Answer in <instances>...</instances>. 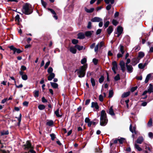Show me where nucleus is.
I'll list each match as a JSON object with an SVG mask.
<instances>
[{
	"instance_id": "obj_1",
	"label": "nucleus",
	"mask_w": 153,
	"mask_h": 153,
	"mask_svg": "<svg viewBox=\"0 0 153 153\" xmlns=\"http://www.w3.org/2000/svg\"><path fill=\"white\" fill-rule=\"evenodd\" d=\"M33 11L32 7L30 4L26 3L23 6L22 11L24 14L29 15Z\"/></svg>"
},
{
	"instance_id": "obj_2",
	"label": "nucleus",
	"mask_w": 153,
	"mask_h": 153,
	"mask_svg": "<svg viewBox=\"0 0 153 153\" xmlns=\"http://www.w3.org/2000/svg\"><path fill=\"white\" fill-rule=\"evenodd\" d=\"M108 121L106 114L105 111L102 110L101 112L100 117V125L104 126H105Z\"/></svg>"
},
{
	"instance_id": "obj_3",
	"label": "nucleus",
	"mask_w": 153,
	"mask_h": 153,
	"mask_svg": "<svg viewBox=\"0 0 153 153\" xmlns=\"http://www.w3.org/2000/svg\"><path fill=\"white\" fill-rule=\"evenodd\" d=\"M87 67V64H86L82 66L79 69H76L75 72L77 71V73L79 77L82 78L85 76Z\"/></svg>"
},
{
	"instance_id": "obj_4",
	"label": "nucleus",
	"mask_w": 153,
	"mask_h": 153,
	"mask_svg": "<svg viewBox=\"0 0 153 153\" xmlns=\"http://www.w3.org/2000/svg\"><path fill=\"white\" fill-rule=\"evenodd\" d=\"M119 53L117 55V57L119 58L122 57L123 55L125 52L124 47L122 45H120L119 48Z\"/></svg>"
},
{
	"instance_id": "obj_5",
	"label": "nucleus",
	"mask_w": 153,
	"mask_h": 153,
	"mask_svg": "<svg viewBox=\"0 0 153 153\" xmlns=\"http://www.w3.org/2000/svg\"><path fill=\"white\" fill-rule=\"evenodd\" d=\"M8 48H9L11 50L13 51V54H15L16 53H22V51L19 49L16 48L13 45H11L9 46Z\"/></svg>"
},
{
	"instance_id": "obj_6",
	"label": "nucleus",
	"mask_w": 153,
	"mask_h": 153,
	"mask_svg": "<svg viewBox=\"0 0 153 153\" xmlns=\"http://www.w3.org/2000/svg\"><path fill=\"white\" fill-rule=\"evenodd\" d=\"M104 44L103 42H101L99 43L94 48V51L96 53H97L98 51L99 48L101 49L104 46Z\"/></svg>"
},
{
	"instance_id": "obj_7",
	"label": "nucleus",
	"mask_w": 153,
	"mask_h": 153,
	"mask_svg": "<svg viewBox=\"0 0 153 153\" xmlns=\"http://www.w3.org/2000/svg\"><path fill=\"white\" fill-rule=\"evenodd\" d=\"M117 32L116 34H117V37H119L120 35L122 33L123 31V28L121 27L118 26L117 29Z\"/></svg>"
},
{
	"instance_id": "obj_8",
	"label": "nucleus",
	"mask_w": 153,
	"mask_h": 153,
	"mask_svg": "<svg viewBox=\"0 0 153 153\" xmlns=\"http://www.w3.org/2000/svg\"><path fill=\"white\" fill-rule=\"evenodd\" d=\"M25 146V149H29L32 148L33 147L32 146L30 142L28 140L26 142V144H25L24 145Z\"/></svg>"
},
{
	"instance_id": "obj_9",
	"label": "nucleus",
	"mask_w": 153,
	"mask_h": 153,
	"mask_svg": "<svg viewBox=\"0 0 153 153\" xmlns=\"http://www.w3.org/2000/svg\"><path fill=\"white\" fill-rule=\"evenodd\" d=\"M91 107L97 110H99V106L97 102H92L91 103Z\"/></svg>"
},
{
	"instance_id": "obj_10",
	"label": "nucleus",
	"mask_w": 153,
	"mask_h": 153,
	"mask_svg": "<svg viewBox=\"0 0 153 153\" xmlns=\"http://www.w3.org/2000/svg\"><path fill=\"white\" fill-rule=\"evenodd\" d=\"M119 64L120 66L121 70H122V72H124L125 70V62L123 61L122 60L120 61Z\"/></svg>"
},
{
	"instance_id": "obj_11",
	"label": "nucleus",
	"mask_w": 153,
	"mask_h": 153,
	"mask_svg": "<svg viewBox=\"0 0 153 153\" xmlns=\"http://www.w3.org/2000/svg\"><path fill=\"white\" fill-rule=\"evenodd\" d=\"M24 72L22 71H20L19 72L20 75L21 76L22 79L26 80L27 79V76L26 74H24Z\"/></svg>"
},
{
	"instance_id": "obj_12",
	"label": "nucleus",
	"mask_w": 153,
	"mask_h": 153,
	"mask_svg": "<svg viewBox=\"0 0 153 153\" xmlns=\"http://www.w3.org/2000/svg\"><path fill=\"white\" fill-rule=\"evenodd\" d=\"M140 60V59L138 57L133 58L132 60L133 65H135L139 62Z\"/></svg>"
},
{
	"instance_id": "obj_13",
	"label": "nucleus",
	"mask_w": 153,
	"mask_h": 153,
	"mask_svg": "<svg viewBox=\"0 0 153 153\" xmlns=\"http://www.w3.org/2000/svg\"><path fill=\"white\" fill-rule=\"evenodd\" d=\"M91 21L93 22H99L102 21V19L100 18L95 17L92 18Z\"/></svg>"
},
{
	"instance_id": "obj_14",
	"label": "nucleus",
	"mask_w": 153,
	"mask_h": 153,
	"mask_svg": "<svg viewBox=\"0 0 153 153\" xmlns=\"http://www.w3.org/2000/svg\"><path fill=\"white\" fill-rule=\"evenodd\" d=\"M126 66L128 72L131 73L133 72V68L131 65H127Z\"/></svg>"
},
{
	"instance_id": "obj_15",
	"label": "nucleus",
	"mask_w": 153,
	"mask_h": 153,
	"mask_svg": "<svg viewBox=\"0 0 153 153\" xmlns=\"http://www.w3.org/2000/svg\"><path fill=\"white\" fill-rule=\"evenodd\" d=\"M124 41L127 45L130 42V38L129 36H126L124 38Z\"/></svg>"
},
{
	"instance_id": "obj_16",
	"label": "nucleus",
	"mask_w": 153,
	"mask_h": 153,
	"mask_svg": "<svg viewBox=\"0 0 153 153\" xmlns=\"http://www.w3.org/2000/svg\"><path fill=\"white\" fill-rule=\"evenodd\" d=\"M112 70H117L118 67L117 62L116 61H114L112 63Z\"/></svg>"
},
{
	"instance_id": "obj_17",
	"label": "nucleus",
	"mask_w": 153,
	"mask_h": 153,
	"mask_svg": "<svg viewBox=\"0 0 153 153\" xmlns=\"http://www.w3.org/2000/svg\"><path fill=\"white\" fill-rule=\"evenodd\" d=\"M113 30L112 26H110L107 30V32L108 34L110 35Z\"/></svg>"
},
{
	"instance_id": "obj_18",
	"label": "nucleus",
	"mask_w": 153,
	"mask_h": 153,
	"mask_svg": "<svg viewBox=\"0 0 153 153\" xmlns=\"http://www.w3.org/2000/svg\"><path fill=\"white\" fill-rule=\"evenodd\" d=\"M111 116H114L115 114L112 108V106L111 107L109 108L108 112H107Z\"/></svg>"
},
{
	"instance_id": "obj_19",
	"label": "nucleus",
	"mask_w": 153,
	"mask_h": 153,
	"mask_svg": "<svg viewBox=\"0 0 153 153\" xmlns=\"http://www.w3.org/2000/svg\"><path fill=\"white\" fill-rule=\"evenodd\" d=\"M78 38L79 39H82L85 38V34L82 33H79L78 35Z\"/></svg>"
},
{
	"instance_id": "obj_20",
	"label": "nucleus",
	"mask_w": 153,
	"mask_h": 153,
	"mask_svg": "<svg viewBox=\"0 0 153 153\" xmlns=\"http://www.w3.org/2000/svg\"><path fill=\"white\" fill-rule=\"evenodd\" d=\"M147 91L149 94H150L151 92H153V86L152 84H149Z\"/></svg>"
},
{
	"instance_id": "obj_21",
	"label": "nucleus",
	"mask_w": 153,
	"mask_h": 153,
	"mask_svg": "<svg viewBox=\"0 0 153 153\" xmlns=\"http://www.w3.org/2000/svg\"><path fill=\"white\" fill-rule=\"evenodd\" d=\"M74 47H71L70 48L69 50L73 54H75L76 52V49Z\"/></svg>"
},
{
	"instance_id": "obj_22",
	"label": "nucleus",
	"mask_w": 153,
	"mask_h": 153,
	"mask_svg": "<svg viewBox=\"0 0 153 153\" xmlns=\"http://www.w3.org/2000/svg\"><path fill=\"white\" fill-rule=\"evenodd\" d=\"M143 140V138L142 137H138L137 139L136 142L137 143L141 144Z\"/></svg>"
},
{
	"instance_id": "obj_23",
	"label": "nucleus",
	"mask_w": 153,
	"mask_h": 153,
	"mask_svg": "<svg viewBox=\"0 0 153 153\" xmlns=\"http://www.w3.org/2000/svg\"><path fill=\"white\" fill-rule=\"evenodd\" d=\"M55 74L53 73L50 74L49 76L48 77V80L49 81L51 80L55 77Z\"/></svg>"
},
{
	"instance_id": "obj_24",
	"label": "nucleus",
	"mask_w": 153,
	"mask_h": 153,
	"mask_svg": "<svg viewBox=\"0 0 153 153\" xmlns=\"http://www.w3.org/2000/svg\"><path fill=\"white\" fill-rule=\"evenodd\" d=\"M94 32L93 31H89L85 32V35L87 36H90Z\"/></svg>"
},
{
	"instance_id": "obj_25",
	"label": "nucleus",
	"mask_w": 153,
	"mask_h": 153,
	"mask_svg": "<svg viewBox=\"0 0 153 153\" xmlns=\"http://www.w3.org/2000/svg\"><path fill=\"white\" fill-rule=\"evenodd\" d=\"M54 114L57 117H61L62 116V115H60L59 114V108L54 112Z\"/></svg>"
},
{
	"instance_id": "obj_26",
	"label": "nucleus",
	"mask_w": 153,
	"mask_h": 153,
	"mask_svg": "<svg viewBox=\"0 0 153 153\" xmlns=\"http://www.w3.org/2000/svg\"><path fill=\"white\" fill-rule=\"evenodd\" d=\"M145 55L144 53L142 52H140L138 53V57L140 59L143 57Z\"/></svg>"
},
{
	"instance_id": "obj_27",
	"label": "nucleus",
	"mask_w": 153,
	"mask_h": 153,
	"mask_svg": "<svg viewBox=\"0 0 153 153\" xmlns=\"http://www.w3.org/2000/svg\"><path fill=\"white\" fill-rule=\"evenodd\" d=\"M85 11L88 13H92L94 10V8H91L90 9H88L86 7L85 8Z\"/></svg>"
},
{
	"instance_id": "obj_28",
	"label": "nucleus",
	"mask_w": 153,
	"mask_h": 153,
	"mask_svg": "<svg viewBox=\"0 0 153 153\" xmlns=\"http://www.w3.org/2000/svg\"><path fill=\"white\" fill-rule=\"evenodd\" d=\"M130 92L129 91H128L126 92H125L122 95V97L125 98L128 97L130 95Z\"/></svg>"
},
{
	"instance_id": "obj_29",
	"label": "nucleus",
	"mask_w": 153,
	"mask_h": 153,
	"mask_svg": "<svg viewBox=\"0 0 153 153\" xmlns=\"http://www.w3.org/2000/svg\"><path fill=\"white\" fill-rule=\"evenodd\" d=\"M146 63H145L144 64L140 63L138 65V66L139 68L140 69H143L145 68V66H146Z\"/></svg>"
},
{
	"instance_id": "obj_30",
	"label": "nucleus",
	"mask_w": 153,
	"mask_h": 153,
	"mask_svg": "<svg viewBox=\"0 0 153 153\" xmlns=\"http://www.w3.org/2000/svg\"><path fill=\"white\" fill-rule=\"evenodd\" d=\"M151 76V74H148L146 77L145 82L146 83H147L148 82L149 79Z\"/></svg>"
},
{
	"instance_id": "obj_31",
	"label": "nucleus",
	"mask_w": 153,
	"mask_h": 153,
	"mask_svg": "<svg viewBox=\"0 0 153 153\" xmlns=\"http://www.w3.org/2000/svg\"><path fill=\"white\" fill-rule=\"evenodd\" d=\"M135 148L138 151H141L142 150V149L140 148L139 145L135 144L134 145Z\"/></svg>"
},
{
	"instance_id": "obj_32",
	"label": "nucleus",
	"mask_w": 153,
	"mask_h": 153,
	"mask_svg": "<svg viewBox=\"0 0 153 153\" xmlns=\"http://www.w3.org/2000/svg\"><path fill=\"white\" fill-rule=\"evenodd\" d=\"M105 2L107 4H108L110 3L111 4L114 3V0H104Z\"/></svg>"
},
{
	"instance_id": "obj_33",
	"label": "nucleus",
	"mask_w": 153,
	"mask_h": 153,
	"mask_svg": "<svg viewBox=\"0 0 153 153\" xmlns=\"http://www.w3.org/2000/svg\"><path fill=\"white\" fill-rule=\"evenodd\" d=\"M51 84L52 87L54 88H56L58 87V85L56 83L51 82Z\"/></svg>"
},
{
	"instance_id": "obj_34",
	"label": "nucleus",
	"mask_w": 153,
	"mask_h": 153,
	"mask_svg": "<svg viewBox=\"0 0 153 153\" xmlns=\"http://www.w3.org/2000/svg\"><path fill=\"white\" fill-rule=\"evenodd\" d=\"M21 117H22V114H20L19 117H16V118H17L18 120V126H19L20 123V122L21 120Z\"/></svg>"
},
{
	"instance_id": "obj_35",
	"label": "nucleus",
	"mask_w": 153,
	"mask_h": 153,
	"mask_svg": "<svg viewBox=\"0 0 153 153\" xmlns=\"http://www.w3.org/2000/svg\"><path fill=\"white\" fill-rule=\"evenodd\" d=\"M75 47L79 51L81 50L83 48V46H81L78 45H76L75 46Z\"/></svg>"
},
{
	"instance_id": "obj_36",
	"label": "nucleus",
	"mask_w": 153,
	"mask_h": 153,
	"mask_svg": "<svg viewBox=\"0 0 153 153\" xmlns=\"http://www.w3.org/2000/svg\"><path fill=\"white\" fill-rule=\"evenodd\" d=\"M91 82L93 87H94L95 85V79L92 78H91Z\"/></svg>"
},
{
	"instance_id": "obj_37",
	"label": "nucleus",
	"mask_w": 153,
	"mask_h": 153,
	"mask_svg": "<svg viewBox=\"0 0 153 153\" xmlns=\"http://www.w3.org/2000/svg\"><path fill=\"white\" fill-rule=\"evenodd\" d=\"M129 129L130 131L133 133V131L136 130V127H134L132 129V125L131 124L129 127Z\"/></svg>"
},
{
	"instance_id": "obj_38",
	"label": "nucleus",
	"mask_w": 153,
	"mask_h": 153,
	"mask_svg": "<svg viewBox=\"0 0 153 153\" xmlns=\"http://www.w3.org/2000/svg\"><path fill=\"white\" fill-rule=\"evenodd\" d=\"M152 124V118H150L148 123L147 126L148 127H150Z\"/></svg>"
},
{
	"instance_id": "obj_39",
	"label": "nucleus",
	"mask_w": 153,
	"mask_h": 153,
	"mask_svg": "<svg viewBox=\"0 0 153 153\" xmlns=\"http://www.w3.org/2000/svg\"><path fill=\"white\" fill-rule=\"evenodd\" d=\"M38 108L40 110H42L45 108V106L43 105L40 104L38 106Z\"/></svg>"
},
{
	"instance_id": "obj_40",
	"label": "nucleus",
	"mask_w": 153,
	"mask_h": 153,
	"mask_svg": "<svg viewBox=\"0 0 153 153\" xmlns=\"http://www.w3.org/2000/svg\"><path fill=\"white\" fill-rule=\"evenodd\" d=\"M104 80V77L103 76H101L100 77L99 79V82L100 83H102Z\"/></svg>"
},
{
	"instance_id": "obj_41",
	"label": "nucleus",
	"mask_w": 153,
	"mask_h": 153,
	"mask_svg": "<svg viewBox=\"0 0 153 153\" xmlns=\"http://www.w3.org/2000/svg\"><path fill=\"white\" fill-rule=\"evenodd\" d=\"M110 22L109 21H107L104 24L103 27L104 29L106 28L108 26Z\"/></svg>"
},
{
	"instance_id": "obj_42",
	"label": "nucleus",
	"mask_w": 153,
	"mask_h": 153,
	"mask_svg": "<svg viewBox=\"0 0 153 153\" xmlns=\"http://www.w3.org/2000/svg\"><path fill=\"white\" fill-rule=\"evenodd\" d=\"M148 92V91H145L143 93L142 95L144 96L145 95V97H142V99H145L147 98V96L146 95V94Z\"/></svg>"
},
{
	"instance_id": "obj_43",
	"label": "nucleus",
	"mask_w": 153,
	"mask_h": 153,
	"mask_svg": "<svg viewBox=\"0 0 153 153\" xmlns=\"http://www.w3.org/2000/svg\"><path fill=\"white\" fill-rule=\"evenodd\" d=\"M120 79V75L119 74H117L114 77V79L115 81H117Z\"/></svg>"
},
{
	"instance_id": "obj_44",
	"label": "nucleus",
	"mask_w": 153,
	"mask_h": 153,
	"mask_svg": "<svg viewBox=\"0 0 153 153\" xmlns=\"http://www.w3.org/2000/svg\"><path fill=\"white\" fill-rule=\"evenodd\" d=\"M113 95V92L112 90H110L109 91L108 97L111 98L112 97Z\"/></svg>"
},
{
	"instance_id": "obj_45",
	"label": "nucleus",
	"mask_w": 153,
	"mask_h": 153,
	"mask_svg": "<svg viewBox=\"0 0 153 153\" xmlns=\"http://www.w3.org/2000/svg\"><path fill=\"white\" fill-rule=\"evenodd\" d=\"M118 141L120 144H122L125 141V139L121 137L118 139Z\"/></svg>"
},
{
	"instance_id": "obj_46",
	"label": "nucleus",
	"mask_w": 153,
	"mask_h": 153,
	"mask_svg": "<svg viewBox=\"0 0 153 153\" xmlns=\"http://www.w3.org/2000/svg\"><path fill=\"white\" fill-rule=\"evenodd\" d=\"M87 62V59L86 58H84L81 60V62L82 64L85 63Z\"/></svg>"
},
{
	"instance_id": "obj_47",
	"label": "nucleus",
	"mask_w": 153,
	"mask_h": 153,
	"mask_svg": "<svg viewBox=\"0 0 153 153\" xmlns=\"http://www.w3.org/2000/svg\"><path fill=\"white\" fill-rule=\"evenodd\" d=\"M20 17L19 15H17L15 17V19L16 21L19 22L20 21Z\"/></svg>"
},
{
	"instance_id": "obj_48",
	"label": "nucleus",
	"mask_w": 153,
	"mask_h": 153,
	"mask_svg": "<svg viewBox=\"0 0 153 153\" xmlns=\"http://www.w3.org/2000/svg\"><path fill=\"white\" fill-rule=\"evenodd\" d=\"M1 135H7L9 134V132L8 131H3L1 132Z\"/></svg>"
},
{
	"instance_id": "obj_49",
	"label": "nucleus",
	"mask_w": 153,
	"mask_h": 153,
	"mask_svg": "<svg viewBox=\"0 0 153 153\" xmlns=\"http://www.w3.org/2000/svg\"><path fill=\"white\" fill-rule=\"evenodd\" d=\"M71 42L72 43L74 44H76L78 42V40L77 39H72Z\"/></svg>"
},
{
	"instance_id": "obj_50",
	"label": "nucleus",
	"mask_w": 153,
	"mask_h": 153,
	"mask_svg": "<svg viewBox=\"0 0 153 153\" xmlns=\"http://www.w3.org/2000/svg\"><path fill=\"white\" fill-rule=\"evenodd\" d=\"M140 49V47L139 45L136 46L133 49L135 51H138Z\"/></svg>"
},
{
	"instance_id": "obj_51",
	"label": "nucleus",
	"mask_w": 153,
	"mask_h": 153,
	"mask_svg": "<svg viewBox=\"0 0 153 153\" xmlns=\"http://www.w3.org/2000/svg\"><path fill=\"white\" fill-rule=\"evenodd\" d=\"M53 124V122L52 121H50L47 123V125L49 126H51Z\"/></svg>"
},
{
	"instance_id": "obj_52",
	"label": "nucleus",
	"mask_w": 153,
	"mask_h": 153,
	"mask_svg": "<svg viewBox=\"0 0 153 153\" xmlns=\"http://www.w3.org/2000/svg\"><path fill=\"white\" fill-rule=\"evenodd\" d=\"M34 94L35 97H37L39 96V92L38 91H34Z\"/></svg>"
},
{
	"instance_id": "obj_53",
	"label": "nucleus",
	"mask_w": 153,
	"mask_h": 153,
	"mask_svg": "<svg viewBox=\"0 0 153 153\" xmlns=\"http://www.w3.org/2000/svg\"><path fill=\"white\" fill-rule=\"evenodd\" d=\"M118 22L115 19H113L112 21L113 24L115 26H116L118 24Z\"/></svg>"
},
{
	"instance_id": "obj_54",
	"label": "nucleus",
	"mask_w": 153,
	"mask_h": 153,
	"mask_svg": "<svg viewBox=\"0 0 153 153\" xmlns=\"http://www.w3.org/2000/svg\"><path fill=\"white\" fill-rule=\"evenodd\" d=\"M50 61H48V62H47L46 63V64H45V67H44L45 68V69H46L47 68H48V66L50 64Z\"/></svg>"
},
{
	"instance_id": "obj_55",
	"label": "nucleus",
	"mask_w": 153,
	"mask_h": 153,
	"mask_svg": "<svg viewBox=\"0 0 153 153\" xmlns=\"http://www.w3.org/2000/svg\"><path fill=\"white\" fill-rule=\"evenodd\" d=\"M93 62L95 65H97L98 63V60L95 58H94L93 59Z\"/></svg>"
},
{
	"instance_id": "obj_56",
	"label": "nucleus",
	"mask_w": 153,
	"mask_h": 153,
	"mask_svg": "<svg viewBox=\"0 0 153 153\" xmlns=\"http://www.w3.org/2000/svg\"><path fill=\"white\" fill-rule=\"evenodd\" d=\"M41 2L42 5L45 8L47 5L46 3L43 0H41Z\"/></svg>"
},
{
	"instance_id": "obj_57",
	"label": "nucleus",
	"mask_w": 153,
	"mask_h": 153,
	"mask_svg": "<svg viewBox=\"0 0 153 153\" xmlns=\"http://www.w3.org/2000/svg\"><path fill=\"white\" fill-rule=\"evenodd\" d=\"M53 71V68L51 67H49L48 70V73L51 74L52 73Z\"/></svg>"
},
{
	"instance_id": "obj_58",
	"label": "nucleus",
	"mask_w": 153,
	"mask_h": 153,
	"mask_svg": "<svg viewBox=\"0 0 153 153\" xmlns=\"http://www.w3.org/2000/svg\"><path fill=\"white\" fill-rule=\"evenodd\" d=\"M51 139L52 140H53L55 138V135L54 134H52L50 135Z\"/></svg>"
},
{
	"instance_id": "obj_59",
	"label": "nucleus",
	"mask_w": 153,
	"mask_h": 153,
	"mask_svg": "<svg viewBox=\"0 0 153 153\" xmlns=\"http://www.w3.org/2000/svg\"><path fill=\"white\" fill-rule=\"evenodd\" d=\"M48 10H49L51 13H52L53 15L56 14V13L55 11L52 9L51 8H48Z\"/></svg>"
},
{
	"instance_id": "obj_60",
	"label": "nucleus",
	"mask_w": 153,
	"mask_h": 153,
	"mask_svg": "<svg viewBox=\"0 0 153 153\" xmlns=\"http://www.w3.org/2000/svg\"><path fill=\"white\" fill-rule=\"evenodd\" d=\"M26 69V68L24 65H22L20 69L21 71H25Z\"/></svg>"
},
{
	"instance_id": "obj_61",
	"label": "nucleus",
	"mask_w": 153,
	"mask_h": 153,
	"mask_svg": "<svg viewBox=\"0 0 153 153\" xmlns=\"http://www.w3.org/2000/svg\"><path fill=\"white\" fill-rule=\"evenodd\" d=\"M111 5L110 4H109L108 5L106 6V9L107 10H109L111 9Z\"/></svg>"
},
{
	"instance_id": "obj_62",
	"label": "nucleus",
	"mask_w": 153,
	"mask_h": 153,
	"mask_svg": "<svg viewBox=\"0 0 153 153\" xmlns=\"http://www.w3.org/2000/svg\"><path fill=\"white\" fill-rule=\"evenodd\" d=\"M29 104V102L27 101H25L23 103V105L24 106H27Z\"/></svg>"
},
{
	"instance_id": "obj_63",
	"label": "nucleus",
	"mask_w": 153,
	"mask_h": 153,
	"mask_svg": "<svg viewBox=\"0 0 153 153\" xmlns=\"http://www.w3.org/2000/svg\"><path fill=\"white\" fill-rule=\"evenodd\" d=\"M149 137L151 138H153V134L152 132H149Z\"/></svg>"
},
{
	"instance_id": "obj_64",
	"label": "nucleus",
	"mask_w": 153,
	"mask_h": 153,
	"mask_svg": "<svg viewBox=\"0 0 153 153\" xmlns=\"http://www.w3.org/2000/svg\"><path fill=\"white\" fill-rule=\"evenodd\" d=\"M149 52V53H152L153 52V46H152L150 47Z\"/></svg>"
}]
</instances>
